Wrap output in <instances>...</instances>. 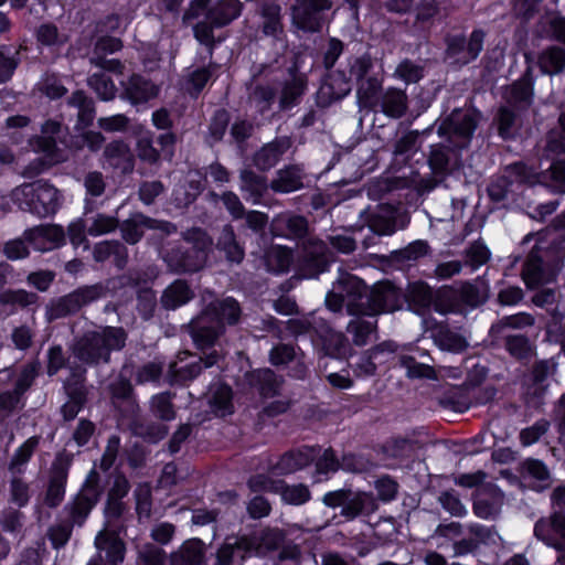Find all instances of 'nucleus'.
Masks as SVG:
<instances>
[{"instance_id": "nucleus-17", "label": "nucleus", "mask_w": 565, "mask_h": 565, "mask_svg": "<svg viewBox=\"0 0 565 565\" xmlns=\"http://www.w3.org/2000/svg\"><path fill=\"white\" fill-rule=\"evenodd\" d=\"M404 292L390 281H382L367 290L363 316L375 317L402 308Z\"/></svg>"}, {"instance_id": "nucleus-61", "label": "nucleus", "mask_w": 565, "mask_h": 565, "mask_svg": "<svg viewBox=\"0 0 565 565\" xmlns=\"http://www.w3.org/2000/svg\"><path fill=\"white\" fill-rule=\"evenodd\" d=\"M278 224L282 225L287 231L286 236L301 243L309 237V224L305 216L286 215L278 218Z\"/></svg>"}, {"instance_id": "nucleus-9", "label": "nucleus", "mask_w": 565, "mask_h": 565, "mask_svg": "<svg viewBox=\"0 0 565 565\" xmlns=\"http://www.w3.org/2000/svg\"><path fill=\"white\" fill-rule=\"evenodd\" d=\"M366 292L367 287L360 278L342 273L327 294L326 306L333 312L345 306L349 315L363 316Z\"/></svg>"}, {"instance_id": "nucleus-34", "label": "nucleus", "mask_w": 565, "mask_h": 565, "mask_svg": "<svg viewBox=\"0 0 565 565\" xmlns=\"http://www.w3.org/2000/svg\"><path fill=\"white\" fill-rule=\"evenodd\" d=\"M194 298V291L186 280L175 279L162 292L160 302L167 310H174Z\"/></svg>"}, {"instance_id": "nucleus-50", "label": "nucleus", "mask_w": 565, "mask_h": 565, "mask_svg": "<svg viewBox=\"0 0 565 565\" xmlns=\"http://www.w3.org/2000/svg\"><path fill=\"white\" fill-rule=\"evenodd\" d=\"M40 443V437L32 436L26 439L13 454L8 465V470L11 475H22L26 469V463L30 461L35 449Z\"/></svg>"}, {"instance_id": "nucleus-27", "label": "nucleus", "mask_w": 565, "mask_h": 565, "mask_svg": "<svg viewBox=\"0 0 565 565\" xmlns=\"http://www.w3.org/2000/svg\"><path fill=\"white\" fill-rule=\"evenodd\" d=\"M122 93L120 97L128 100L132 106L145 104L159 94V87L150 79L134 74L121 83Z\"/></svg>"}, {"instance_id": "nucleus-46", "label": "nucleus", "mask_w": 565, "mask_h": 565, "mask_svg": "<svg viewBox=\"0 0 565 565\" xmlns=\"http://www.w3.org/2000/svg\"><path fill=\"white\" fill-rule=\"evenodd\" d=\"M322 350L326 355L334 359H347L353 352L344 333L334 330H328L322 338Z\"/></svg>"}, {"instance_id": "nucleus-53", "label": "nucleus", "mask_w": 565, "mask_h": 565, "mask_svg": "<svg viewBox=\"0 0 565 565\" xmlns=\"http://www.w3.org/2000/svg\"><path fill=\"white\" fill-rule=\"evenodd\" d=\"M70 106L77 108L78 124L82 127L92 125L95 118V103L83 90L74 92L67 100Z\"/></svg>"}, {"instance_id": "nucleus-56", "label": "nucleus", "mask_w": 565, "mask_h": 565, "mask_svg": "<svg viewBox=\"0 0 565 565\" xmlns=\"http://www.w3.org/2000/svg\"><path fill=\"white\" fill-rule=\"evenodd\" d=\"M434 309L443 315L450 312H461V302L457 288L455 287H443L440 288L434 298Z\"/></svg>"}, {"instance_id": "nucleus-45", "label": "nucleus", "mask_w": 565, "mask_h": 565, "mask_svg": "<svg viewBox=\"0 0 565 565\" xmlns=\"http://www.w3.org/2000/svg\"><path fill=\"white\" fill-rule=\"evenodd\" d=\"M216 246L231 263L239 264L244 259V248L238 244L234 228L230 224L223 226Z\"/></svg>"}, {"instance_id": "nucleus-22", "label": "nucleus", "mask_w": 565, "mask_h": 565, "mask_svg": "<svg viewBox=\"0 0 565 565\" xmlns=\"http://www.w3.org/2000/svg\"><path fill=\"white\" fill-rule=\"evenodd\" d=\"M121 236L128 244H137L143 236L145 230H158L166 234L177 232V226L167 221H158L142 213H134L120 225Z\"/></svg>"}, {"instance_id": "nucleus-4", "label": "nucleus", "mask_w": 565, "mask_h": 565, "mask_svg": "<svg viewBox=\"0 0 565 565\" xmlns=\"http://www.w3.org/2000/svg\"><path fill=\"white\" fill-rule=\"evenodd\" d=\"M128 333L122 327H98L84 332L71 345L75 359L82 364L97 366L110 362L111 352L126 347Z\"/></svg>"}, {"instance_id": "nucleus-48", "label": "nucleus", "mask_w": 565, "mask_h": 565, "mask_svg": "<svg viewBox=\"0 0 565 565\" xmlns=\"http://www.w3.org/2000/svg\"><path fill=\"white\" fill-rule=\"evenodd\" d=\"M294 262L291 248L281 245H274L265 253V264L268 271L280 274L288 271Z\"/></svg>"}, {"instance_id": "nucleus-37", "label": "nucleus", "mask_w": 565, "mask_h": 565, "mask_svg": "<svg viewBox=\"0 0 565 565\" xmlns=\"http://www.w3.org/2000/svg\"><path fill=\"white\" fill-rule=\"evenodd\" d=\"M434 343L443 351L460 353L468 348L467 339L448 326L439 324L431 333Z\"/></svg>"}, {"instance_id": "nucleus-28", "label": "nucleus", "mask_w": 565, "mask_h": 565, "mask_svg": "<svg viewBox=\"0 0 565 565\" xmlns=\"http://www.w3.org/2000/svg\"><path fill=\"white\" fill-rule=\"evenodd\" d=\"M189 330L194 344L200 350L212 348L224 334L223 327L211 323V320L202 312L190 321Z\"/></svg>"}, {"instance_id": "nucleus-2", "label": "nucleus", "mask_w": 565, "mask_h": 565, "mask_svg": "<svg viewBox=\"0 0 565 565\" xmlns=\"http://www.w3.org/2000/svg\"><path fill=\"white\" fill-rule=\"evenodd\" d=\"M535 239L522 267L521 276L529 289L555 279L565 262V211L551 227L536 234H527L523 244Z\"/></svg>"}, {"instance_id": "nucleus-23", "label": "nucleus", "mask_w": 565, "mask_h": 565, "mask_svg": "<svg viewBox=\"0 0 565 565\" xmlns=\"http://www.w3.org/2000/svg\"><path fill=\"white\" fill-rule=\"evenodd\" d=\"M23 236L33 249L40 253L57 249L66 243L65 231L57 224H42L28 228Z\"/></svg>"}, {"instance_id": "nucleus-26", "label": "nucleus", "mask_w": 565, "mask_h": 565, "mask_svg": "<svg viewBox=\"0 0 565 565\" xmlns=\"http://www.w3.org/2000/svg\"><path fill=\"white\" fill-rule=\"evenodd\" d=\"M201 312L211 320V323L223 327L224 332L226 326H236L242 317V308L233 297L215 299L206 305Z\"/></svg>"}, {"instance_id": "nucleus-43", "label": "nucleus", "mask_w": 565, "mask_h": 565, "mask_svg": "<svg viewBox=\"0 0 565 565\" xmlns=\"http://www.w3.org/2000/svg\"><path fill=\"white\" fill-rule=\"evenodd\" d=\"M382 111L391 118H401L407 110V95L403 89L390 87L381 96Z\"/></svg>"}, {"instance_id": "nucleus-10", "label": "nucleus", "mask_w": 565, "mask_h": 565, "mask_svg": "<svg viewBox=\"0 0 565 565\" xmlns=\"http://www.w3.org/2000/svg\"><path fill=\"white\" fill-rule=\"evenodd\" d=\"M239 0H218L206 9L205 17L194 28L195 39L203 45H214V29L224 28L236 20L243 11Z\"/></svg>"}, {"instance_id": "nucleus-44", "label": "nucleus", "mask_w": 565, "mask_h": 565, "mask_svg": "<svg viewBox=\"0 0 565 565\" xmlns=\"http://www.w3.org/2000/svg\"><path fill=\"white\" fill-rule=\"evenodd\" d=\"M434 294L431 288L422 281H416L408 285L407 292L404 294V300L416 312H420L434 306Z\"/></svg>"}, {"instance_id": "nucleus-35", "label": "nucleus", "mask_w": 565, "mask_h": 565, "mask_svg": "<svg viewBox=\"0 0 565 565\" xmlns=\"http://www.w3.org/2000/svg\"><path fill=\"white\" fill-rule=\"evenodd\" d=\"M205 556V545L199 539L185 541L170 555V565H200Z\"/></svg>"}, {"instance_id": "nucleus-20", "label": "nucleus", "mask_w": 565, "mask_h": 565, "mask_svg": "<svg viewBox=\"0 0 565 565\" xmlns=\"http://www.w3.org/2000/svg\"><path fill=\"white\" fill-rule=\"evenodd\" d=\"M220 355L214 350L205 358H194L188 352H183L178 356V360L169 364L168 374L171 383L186 382L196 377L203 367L213 366Z\"/></svg>"}, {"instance_id": "nucleus-57", "label": "nucleus", "mask_w": 565, "mask_h": 565, "mask_svg": "<svg viewBox=\"0 0 565 565\" xmlns=\"http://www.w3.org/2000/svg\"><path fill=\"white\" fill-rule=\"evenodd\" d=\"M211 411L218 417H225L233 413L232 390L221 384L214 387L209 399Z\"/></svg>"}, {"instance_id": "nucleus-64", "label": "nucleus", "mask_w": 565, "mask_h": 565, "mask_svg": "<svg viewBox=\"0 0 565 565\" xmlns=\"http://www.w3.org/2000/svg\"><path fill=\"white\" fill-rule=\"evenodd\" d=\"M424 73L425 67L423 64L404 58L397 64L393 76L408 85L418 83L424 77Z\"/></svg>"}, {"instance_id": "nucleus-29", "label": "nucleus", "mask_w": 565, "mask_h": 565, "mask_svg": "<svg viewBox=\"0 0 565 565\" xmlns=\"http://www.w3.org/2000/svg\"><path fill=\"white\" fill-rule=\"evenodd\" d=\"M118 530L103 529L95 537L96 554L106 553V561L109 565H118L125 558V544L118 535Z\"/></svg>"}, {"instance_id": "nucleus-7", "label": "nucleus", "mask_w": 565, "mask_h": 565, "mask_svg": "<svg viewBox=\"0 0 565 565\" xmlns=\"http://www.w3.org/2000/svg\"><path fill=\"white\" fill-rule=\"evenodd\" d=\"M533 98V83L529 73L522 76L503 92L504 105L498 109L494 121L499 135L507 139L511 138L518 128L520 111L526 109Z\"/></svg>"}, {"instance_id": "nucleus-15", "label": "nucleus", "mask_w": 565, "mask_h": 565, "mask_svg": "<svg viewBox=\"0 0 565 565\" xmlns=\"http://www.w3.org/2000/svg\"><path fill=\"white\" fill-rule=\"evenodd\" d=\"M361 216L367 227L377 235H392L397 230L405 228L409 223V216L405 210L390 204L366 210L362 212Z\"/></svg>"}, {"instance_id": "nucleus-42", "label": "nucleus", "mask_w": 565, "mask_h": 565, "mask_svg": "<svg viewBox=\"0 0 565 565\" xmlns=\"http://www.w3.org/2000/svg\"><path fill=\"white\" fill-rule=\"evenodd\" d=\"M461 308H477L488 299V286L484 281H465L457 288Z\"/></svg>"}, {"instance_id": "nucleus-12", "label": "nucleus", "mask_w": 565, "mask_h": 565, "mask_svg": "<svg viewBox=\"0 0 565 565\" xmlns=\"http://www.w3.org/2000/svg\"><path fill=\"white\" fill-rule=\"evenodd\" d=\"M332 7V0H295L290 7L291 25L303 33H320Z\"/></svg>"}, {"instance_id": "nucleus-6", "label": "nucleus", "mask_w": 565, "mask_h": 565, "mask_svg": "<svg viewBox=\"0 0 565 565\" xmlns=\"http://www.w3.org/2000/svg\"><path fill=\"white\" fill-rule=\"evenodd\" d=\"M183 239L184 243L175 244L163 252V262L171 273H196L206 264L207 249L212 241L201 228L186 231Z\"/></svg>"}, {"instance_id": "nucleus-30", "label": "nucleus", "mask_w": 565, "mask_h": 565, "mask_svg": "<svg viewBox=\"0 0 565 565\" xmlns=\"http://www.w3.org/2000/svg\"><path fill=\"white\" fill-rule=\"evenodd\" d=\"M317 457V451L313 447H303L298 450L286 452L278 462L271 468L274 475H289L294 473L308 465H310Z\"/></svg>"}, {"instance_id": "nucleus-58", "label": "nucleus", "mask_w": 565, "mask_h": 565, "mask_svg": "<svg viewBox=\"0 0 565 565\" xmlns=\"http://www.w3.org/2000/svg\"><path fill=\"white\" fill-rule=\"evenodd\" d=\"M86 222L87 234L95 237L113 233L119 227L118 218L105 213H95L87 216Z\"/></svg>"}, {"instance_id": "nucleus-31", "label": "nucleus", "mask_w": 565, "mask_h": 565, "mask_svg": "<svg viewBox=\"0 0 565 565\" xmlns=\"http://www.w3.org/2000/svg\"><path fill=\"white\" fill-rule=\"evenodd\" d=\"M345 501L341 515L348 520H353L359 515H370L379 509L376 499L367 492H353L348 489Z\"/></svg>"}, {"instance_id": "nucleus-63", "label": "nucleus", "mask_w": 565, "mask_h": 565, "mask_svg": "<svg viewBox=\"0 0 565 565\" xmlns=\"http://www.w3.org/2000/svg\"><path fill=\"white\" fill-rule=\"evenodd\" d=\"M277 492L284 502L292 505H300L309 501L311 493L305 484H287L280 480L277 484Z\"/></svg>"}, {"instance_id": "nucleus-18", "label": "nucleus", "mask_w": 565, "mask_h": 565, "mask_svg": "<svg viewBox=\"0 0 565 565\" xmlns=\"http://www.w3.org/2000/svg\"><path fill=\"white\" fill-rule=\"evenodd\" d=\"M534 536L545 545L561 552L555 565H565V514L554 512L534 524Z\"/></svg>"}, {"instance_id": "nucleus-39", "label": "nucleus", "mask_w": 565, "mask_h": 565, "mask_svg": "<svg viewBox=\"0 0 565 565\" xmlns=\"http://www.w3.org/2000/svg\"><path fill=\"white\" fill-rule=\"evenodd\" d=\"M239 190L246 193L245 199L258 204L268 188L266 178L246 168L239 171Z\"/></svg>"}, {"instance_id": "nucleus-13", "label": "nucleus", "mask_w": 565, "mask_h": 565, "mask_svg": "<svg viewBox=\"0 0 565 565\" xmlns=\"http://www.w3.org/2000/svg\"><path fill=\"white\" fill-rule=\"evenodd\" d=\"M103 493L100 476L92 469L79 492L64 507L66 519L76 526H82Z\"/></svg>"}, {"instance_id": "nucleus-40", "label": "nucleus", "mask_w": 565, "mask_h": 565, "mask_svg": "<svg viewBox=\"0 0 565 565\" xmlns=\"http://www.w3.org/2000/svg\"><path fill=\"white\" fill-rule=\"evenodd\" d=\"M248 382L262 396L273 397L279 393L282 380L270 369H260L248 375Z\"/></svg>"}, {"instance_id": "nucleus-59", "label": "nucleus", "mask_w": 565, "mask_h": 565, "mask_svg": "<svg viewBox=\"0 0 565 565\" xmlns=\"http://www.w3.org/2000/svg\"><path fill=\"white\" fill-rule=\"evenodd\" d=\"M398 361L399 365L406 369V375L409 379H438L437 372L431 365L425 362H417L412 355L401 354Z\"/></svg>"}, {"instance_id": "nucleus-5", "label": "nucleus", "mask_w": 565, "mask_h": 565, "mask_svg": "<svg viewBox=\"0 0 565 565\" xmlns=\"http://www.w3.org/2000/svg\"><path fill=\"white\" fill-rule=\"evenodd\" d=\"M372 68L373 60L369 53L349 57L348 77L344 73L331 76L329 81L320 87V96L327 98L329 103L343 98L352 89L350 83L352 79L361 84L359 94H363L365 97L373 96L380 84L375 77H367Z\"/></svg>"}, {"instance_id": "nucleus-21", "label": "nucleus", "mask_w": 565, "mask_h": 565, "mask_svg": "<svg viewBox=\"0 0 565 565\" xmlns=\"http://www.w3.org/2000/svg\"><path fill=\"white\" fill-rule=\"evenodd\" d=\"M256 551V537L228 536L216 552V565H242Z\"/></svg>"}, {"instance_id": "nucleus-60", "label": "nucleus", "mask_w": 565, "mask_h": 565, "mask_svg": "<svg viewBox=\"0 0 565 565\" xmlns=\"http://www.w3.org/2000/svg\"><path fill=\"white\" fill-rule=\"evenodd\" d=\"M87 85L104 100H113L117 93V87L113 79L103 71L92 74L87 78Z\"/></svg>"}, {"instance_id": "nucleus-8", "label": "nucleus", "mask_w": 565, "mask_h": 565, "mask_svg": "<svg viewBox=\"0 0 565 565\" xmlns=\"http://www.w3.org/2000/svg\"><path fill=\"white\" fill-rule=\"evenodd\" d=\"M61 194L56 188L43 180L23 183L11 191V200L20 210L46 217L61 206Z\"/></svg>"}, {"instance_id": "nucleus-1", "label": "nucleus", "mask_w": 565, "mask_h": 565, "mask_svg": "<svg viewBox=\"0 0 565 565\" xmlns=\"http://www.w3.org/2000/svg\"><path fill=\"white\" fill-rule=\"evenodd\" d=\"M558 122L559 130L550 132L544 148V156L550 161L548 168L537 173L521 162L508 166L504 174L491 182L488 188L491 200H505L513 183H542L556 192H565V109L561 113Z\"/></svg>"}, {"instance_id": "nucleus-51", "label": "nucleus", "mask_w": 565, "mask_h": 565, "mask_svg": "<svg viewBox=\"0 0 565 565\" xmlns=\"http://www.w3.org/2000/svg\"><path fill=\"white\" fill-rule=\"evenodd\" d=\"M61 128V124L55 120H47L43 124L42 136L36 137L32 141L33 149L47 156H53L56 150L55 135L60 134Z\"/></svg>"}, {"instance_id": "nucleus-32", "label": "nucleus", "mask_w": 565, "mask_h": 565, "mask_svg": "<svg viewBox=\"0 0 565 565\" xmlns=\"http://www.w3.org/2000/svg\"><path fill=\"white\" fill-rule=\"evenodd\" d=\"M504 502V494L494 487H487L482 489L475 503L473 512L481 519H495Z\"/></svg>"}, {"instance_id": "nucleus-49", "label": "nucleus", "mask_w": 565, "mask_h": 565, "mask_svg": "<svg viewBox=\"0 0 565 565\" xmlns=\"http://www.w3.org/2000/svg\"><path fill=\"white\" fill-rule=\"evenodd\" d=\"M306 78L300 74H292L286 81L281 89L279 104L281 109H288L297 105L306 89Z\"/></svg>"}, {"instance_id": "nucleus-24", "label": "nucleus", "mask_w": 565, "mask_h": 565, "mask_svg": "<svg viewBox=\"0 0 565 565\" xmlns=\"http://www.w3.org/2000/svg\"><path fill=\"white\" fill-rule=\"evenodd\" d=\"M71 461L68 456L58 455L52 462L44 497V503L50 508H56L64 500Z\"/></svg>"}, {"instance_id": "nucleus-19", "label": "nucleus", "mask_w": 565, "mask_h": 565, "mask_svg": "<svg viewBox=\"0 0 565 565\" xmlns=\"http://www.w3.org/2000/svg\"><path fill=\"white\" fill-rule=\"evenodd\" d=\"M70 376L64 382V391L68 397L61 413L65 420L74 419L87 402V391L84 386L86 369L81 364H70Z\"/></svg>"}, {"instance_id": "nucleus-36", "label": "nucleus", "mask_w": 565, "mask_h": 565, "mask_svg": "<svg viewBox=\"0 0 565 565\" xmlns=\"http://www.w3.org/2000/svg\"><path fill=\"white\" fill-rule=\"evenodd\" d=\"M289 147L290 141L286 138L275 139L274 141L266 143L255 153V166L263 171L271 169Z\"/></svg>"}, {"instance_id": "nucleus-55", "label": "nucleus", "mask_w": 565, "mask_h": 565, "mask_svg": "<svg viewBox=\"0 0 565 565\" xmlns=\"http://www.w3.org/2000/svg\"><path fill=\"white\" fill-rule=\"evenodd\" d=\"M534 322V317L527 312L507 316L491 326L490 334L493 337L503 335L507 329H524L532 327Z\"/></svg>"}, {"instance_id": "nucleus-25", "label": "nucleus", "mask_w": 565, "mask_h": 565, "mask_svg": "<svg viewBox=\"0 0 565 565\" xmlns=\"http://www.w3.org/2000/svg\"><path fill=\"white\" fill-rule=\"evenodd\" d=\"M484 33L481 30H475L468 41L463 36H451L447 43V54L456 63L468 64L476 60L483 47Z\"/></svg>"}, {"instance_id": "nucleus-47", "label": "nucleus", "mask_w": 565, "mask_h": 565, "mask_svg": "<svg viewBox=\"0 0 565 565\" xmlns=\"http://www.w3.org/2000/svg\"><path fill=\"white\" fill-rule=\"evenodd\" d=\"M540 70L547 75H556L565 70V49L552 45L543 50L537 60Z\"/></svg>"}, {"instance_id": "nucleus-38", "label": "nucleus", "mask_w": 565, "mask_h": 565, "mask_svg": "<svg viewBox=\"0 0 565 565\" xmlns=\"http://www.w3.org/2000/svg\"><path fill=\"white\" fill-rule=\"evenodd\" d=\"M302 178L303 171L299 166H288L277 171L276 178L270 183V188L273 191L279 193L294 192L303 186Z\"/></svg>"}, {"instance_id": "nucleus-41", "label": "nucleus", "mask_w": 565, "mask_h": 565, "mask_svg": "<svg viewBox=\"0 0 565 565\" xmlns=\"http://www.w3.org/2000/svg\"><path fill=\"white\" fill-rule=\"evenodd\" d=\"M104 157L110 167L121 171L132 169V153L129 146L122 140H114L104 149Z\"/></svg>"}, {"instance_id": "nucleus-16", "label": "nucleus", "mask_w": 565, "mask_h": 565, "mask_svg": "<svg viewBox=\"0 0 565 565\" xmlns=\"http://www.w3.org/2000/svg\"><path fill=\"white\" fill-rule=\"evenodd\" d=\"M38 361L24 364L14 382L13 388L0 393V416L7 418L24 407L23 396L39 375Z\"/></svg>"}, {"instance_id": "nucleus-3", "label": "nucleus", "mask_w": 565, "mask_h": 565, "mask_svg": "<svg viewBox=\"0 0 565 565\" xmlns=\"http://www.w3.org/2000/svg\"><path fill=\"white\" fill-rule=\"evenodd\" d=\"M138 277L131 271L128 274L109 278L94 285L82 286L74 291L54 299L46 308L49 321L57 320L78 312L83 307L106 298L126 286L138 285Z\"/></svg>"}, {"instance_id": "nucleus-33", "label": "nucleus", "mask_w": 565, "mask_h": 565, "mask_svg": "<svg viewBox=\"0 0 565 565\" xmlns=\"http://www.w3.org/2000/svg\"><path fill=\"white\" fill-rule=\"evenodd\" d=\"M259 15L263 34L279 39L284 33L281 6L276 1H265L260 4Z\"/></svg>"}, {"instance_id": "nucleus-52", "label": "nucleus", "mask_w": 565, "mask_h": 565, "mask_svg": "<svg viewBox=\"0 0 565 565\" xmlns=\"http://www.w3.org/2000/svg\"><path fill=\"white\" fill-rule=\"evenodd\" d=\"M39 296L25 289H6L0 292V305L13 309H28L38 305Z\"/></svg>"}, {"instance_id": "nucleus-11", "label": "nucleus", "mask_w": 565, "mask_h": 565, "mask_svg": "<svg viewBox=\"0 0 565 565\" xmlns=\"http://www.w3.org/2000/svg\"><path fill=\"white\" fill-rule=\"evenodd\" d=\"M480 114L475 109H454L438 127V135L447 137L454 148L462 149L469 146L478 127Z\"/></svg>"}, {"instance_id": "nucleus-54", "label": "nucleus", "mask_w": 565, "mask_h": 565, "mask_svg": "<svg viewBox=\"0 0 565 565\" xmlns=\"http://www.w3.org/2000/svg\"><path fill=\"white\" fill-rule=\"evenodd\" d=\"M347 326V332L352 335L354 345L364 347L369 343L370 338L376 331V321H370L361 318L362 316H354Z\"/></svg>"}, {"instance_id": "nucleus-62", "label": "nucleus", "mask_w": 565, "mask_h": 565, "mask_svg": "<svg viewBox=\"0 0 565 565\" xmlns=\"http://www.w3.org/2000/svg\"><path fill=\"white\" fill-rule=\"evenodd\" d=\"M149 408L154 417L163 422H170L175 418L172 395L168 392L153 395L149 402Z\"/></svg>"}, {"instance_id": "nucleus-14", "label": "nucleus", "mask_w": 565, "mask_h": 565, "mask_svg": "<svg viewBox=\"0 0 565 565\" xmlns=\"http://www.w3.org/2000/svg\"><path fill=\"white\" fill-rule=\"evenodd\" d=\"M299 254L297 266L305 278H316L324 273L333 260L328 245L316 236H309L298 243Z\"/></svg>"}]
</instances>
